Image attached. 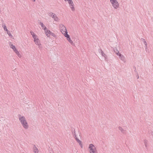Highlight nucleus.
<instances>
[{
	"mask_svg": "<svg viewBox=\"0 0 153 153\" xmlns=\"http://www.w3.org/2000/svg\"><path fill=\"white\" fill-rule=\"evenodd\" d=\"M89 149H90V153H97V152L94 145L92 144H90L89 146Z\"/></svg>",
	"mask_w": 153,
	"mask_h": 153,
	"instance_id": "obj_2",
	"label": "nucleus"
},
{
	"mask_svg": "<svg viewBox=\"0 0 153 153\" xmlns=\"http://www.w3.org/2000/svg\"><path fill=\"white\" fill-rule=\"evenodd\" d=\"M49 153H53V152L52 150H50L49 151Z\"/></svg>",
	"mask_w": 153,
	"mask_h": 153,
	"instance_id": "obj_33",
	"label": "nucleus"
},
{
	"mask_svg": "<svg viewBox=\"0 0 153 153\" xmlns=\"http://www.w3.org/2000/svg\"><path fill=\"white\" fill-rule=\"evenodd\" d=\"M118 128L120 130L121 132L123 134H125L126 133V131L124 130L121 127L119 126Z\"/></svg>",
	"mask_w": 153,
	"mask_h": 153,
	"instance_id": "obj_11",
	"label": "nucleus"
},
{
	"mask_svg": "<svg viewBox=\"0 0 153 153\" xmlns=\"http://www.w3.org/2000/svg\"><path fill=\"white\" fill-rule=\"evenodd\" d=\"M139 77V76H138V77H137V79H138Z\"/></svg>",
	"mask_w": 153,
	"mask_h": 153,
	"instance_id": "obj_39",
	"label": "nucleus"
},
{
	"mask_svg": "<svg viewBox=\"0 0 153 153\" xmlns=\"http://www.w3.org/2000/svg\"><path fill=\"white\" fill-rule=\"evenodd\" d=\"M19 121L22 124L24 128L27 129L28 127L27 123L25 117L23 116H22L21 115H19Z\"/></svg>",
	"mask_w": 153,
	"mask_h": 153,
	"instance_id": "obj_1",
	"label": "nucleus"
},
{
	"mask_svg": "<svg viewBox=\"0 0 153 153\" xmlns=\"http://www.w3.org/2000/svg\"><path fill=\"white\" fill-rule=\"evenodd\" d=\"M99 52L100 53H102V52H103L102 51L101 49H99Z\"/></svg>",
	"mask_w": 153,
	"mask_h": 153,
	"instance_id": "obj_24",
	"label": "nucleus"
},
{
	"mask_svg": "<svg viewBox=\"0 0 153 153\" xmlns=\"http://www.w3.org/2000/svg\"><path fill=\"white\" fill-rule=\"evenodd\" d=\"M30 32L32 36L33 35V34H35L32 31H30Z\"/></svg>",
	"mask_w": 153,
	"mask_h": 153,
	"instance_id": "obj_27",
	"label": "nucleus"
},
{
	"mask_svg": "<svg viewBox=\"0 0 153 153\" xmlns=\"http://www.w3.org/2000/svg\"><path fill=\"white\" fill-rule=\"evenodd\" d=\"M60 31L63 34H64V33H65L66 30L64 31L63 30H60Z\"/></svg>",
	"mask_w": 153,
	"mask_h": 153,
	"instance_id": "obj_25",
	"label": "nucleus"
},
{
	"mask_svg": "<svg viewBox=\"0 0 153 153\" xmlns=\"http://www.w3.org/2000/svg\"><path fill=\"white\" fill-rule=\"evenodd\" d=\"M65 1H66L67 0H64Z\"/></svg>",
	"mask_w": 153,
	"mask_h": 153,
	"instance_id": "obj_40",
	"label": "nucleus"
},
{
	"mask_svg": "<svg viewBox=\"0 0 153 153\" xmlns=\"http://www.w3.org/2000/svg\"><path fill=\"white\" fill-rule=\"evenodd\" d=\"M59 28L60 30H63L64 31H67L65 27L62 24H60L59 25Z\"/></svg>",
	"mask_w": 153,
	"mask_h": 153,
	"instance_id": "obj_8",
	"label": "nucleus"
},
{
	"mask_svg": "<svg viewBox=\"0 0 153 153\" xmlns=\"http://www.w3.org/2000/svg\"><path fill=\"white\" fill-rule=\"evenodd\" d=\"M10 47L11 48L13 49V51H14V50H16V49L15 46L13 45L12 44H10Z\"/></svg>",
	"mask_w": 153,
	"mask_h": 153,
	"instance_id": "obj_17",
	"label": "nucleus"
},
{
	"mask_svg": "<svg viewBox=\"0 0 153 153\" xmlns=\"http://www.w3.org/2000/svg\"><path fill=\"white\" fill-rule=\"evenodd\" d=\"M45 33L48 37H49V34L54 37L56 36L54 33L51 31L50 30H45Z\"/></svg>",
	"mask_w": 153,
	"mask_h": 153,
	"instance_id": "obj_4",
	"label": "nucleus"
},
{
	"mask_svg": "<svg viewBox=\"0 0 153 153\" xmlns=\"http://www.w3.org/2000/svg\"><path fill=\"white\" fill-rule=\"evenodd\" d=\"M138 74H137V77H138Z\"/></svg>",
	"mask_w": 153,
	"mask_h": 153,
	"instance_id": "obj_41",
	"label": "nucleus"
},
{
	"mask_svg": "<svg viewBox=\"0 0 153 153\" xmlns=\"http://www.w3.org/2000/svg\"><path fill=\"white\" fill-rule=\"evenodd\" d=\"M14 51V52L16 54H19V52L16 49V50H15Z\"/></svg>",
	"mask_w": 153,
	"mask_h": 153,
	"instance_id": "obj_21",
	"label": "nucleus"
},
{
	"mask_svg": "<svg viewBox=\"0 0 153 153\" xmlns=\"http://www.w3.org/2000/svg\"><path fill=\"white\" fill-rule=\"evenodd\" d=\"M34 41L35 43V44L38 45L39 46V48L40 47V45H41L40 44V41L38 38L36 39H34Z\"/></svg>",
	"mask_w": 153,
	"mask_h": 153,
	"instance_id": "obj_9",
	"label": "nucleus"
},
{
	"mask_svg": "<svg viewBox=\"0 0 153 153\" xmlns=\"http://www.w3.org/2000/svg\"><path fill=\"white\" fill-rule=\"evenodd\" d=\"M145 48L146 50V49L147 48V45H145Z\"/></svg>",
	"mask_w": 153,
	"mask_h": 153,
	"instance_id": "obj_35",
	"label": "nucleus"
},
{
	"mask_svg": "<svg viewBox=\"0 0 153 153\" xmlns=\"http://www.w3.org/2000/svg\"><path fill=\"white\" fill-rule=\"evenodd\" d=\"M17 55L19 57H21V55L19 54H19H17Z\"/></svg>",
	"mask_w": 153,
	"mask_h": 153,
	"instance_id": "obj_31",
	"label": "nucleus"
},
{
	"mask_svg": "<svg viewBox=\"0 0 153 153\" xmlns=\"http://www.w3.org/2000/svg\"><path fill=\"white\" fill-rule=\"evenodd\" d=\"M67 1H68L71 10L73 11L74 10V4L72 0H67Z\"/></svg>",
	"mask_w": 153,
	"mask_h": 153,
	"instance_id": "obj_7",
	"label": "nucleus"
},
{
	"mask_svg": "<svg viewBox=\"0 0 153 153\" xmlns=\"http://www.w3.org/2000/svg\"><path fill=\"white\" fill-rule=\"evenodd\" d=\"M143 142L146 147L147 148L148 146V141L146 140H144Z\"/></svg>",
	"mask_w": 153,
	"mask_h": 153,
	"instance_id": "obj_16",
	"label": "nucleus"
},
{
	"mask_svg": "<svg viewBox=\"0 0 153 153\" xmlns=\"http://www.w3.org/2000/svg\"><path fill=\"white\" fill-rule=\"evenodd\" d=\"M105 58V60L106 61H108V58L107 57V56H105V57H104Z\"/></svg>",
	"mask_w": 153,
	"mask_h": 153,
	"instance_id": "obj_26",
	"label": "nucleus"
},
{
	"mask_svg": "<svg viewBox=\"0 0 153 153\" xmlns=\"http://www.w3.org/2000/svg\"><path fill=\"white\" fill-rule=\"evenodd\" d=\"M141 40L143 42H144V41H145V39H144L142 38L141 39Z\"/></svg>",
	"mask_w": 153,
	"mask_h": 153,
	"instance_id": "obj_30",
	"label": "nucleus"
},
{
	"mask_svg": "<svg viewBox=\"0 0 153 153\" xmlns=\"http://www.w3.org/2000/svg\"><path fill=\"white\" fill-rule=\"evenodd\" d=\"M33 1H35V0H31Z\"/></svg>",
	"mask_w": 153,
	"mask_h": 153,
	"instance_id": "obj_38",
	"label": "nucleus"
},
{
	"mask_svg": "<svg viewBox=\"0 0 153 153\" xmlns=\"http://www.w3.org/2000/svg\"><path fill=\"white\" fill-rule=\"evenodd\" d=\"M8 35L10 36V37H12V36L11 35V34L10 33H8Z\"/></svg>",
	"mask_w": 153,
	"mask_h": 153,
	"instance_id": "obj_29",
	"label": "nucleus"
},
{
	"mask_svg": "<svg viewBox=\"0 0 153 153\" xmlns=\"http://www.w3.org/2000/svg\"><path fill=\"white\" fill-rule=\"evenodd\" d=\"M114 51L116 54L117 53L119 52V51L117 50L116 48L114 49Z\"/></svg>",
	"mask_w": 153,
	"mask_h": 153,
	"instance_id": "obj_19",
	"label": "nucleus"
},
{
	"mask_svg": "<svg viewBox=\"0 0 153 153\" xmlns=\"http://www.w3.org/2000/svg\"><path fill=\"white\" fill-rule=\"evenodd\" d=\"M32 37H33V39H36V38L37 37V36L35 34H33V35H32Z\"/></svg>",
	"mask_w": 153,
	"mask_h": 153,
	"instance_id": "obj_20",
	"label": "nucleus"
},
{
	"mask_svg": "<svg viewBox=\"0 0 153 153\" xmlns=\"http://www.w3.org/2000/svg\"><path fill=\"white\" fill-rule=\"evenodd\" d=\"M33 151L35 153H38V150L35 145H34Z\"/></svg>",
	"mask_w": 153,
	"mask_h": 153,
	"instance_id": "obj_10",
	"label": "nucleus"
},
{
	"mask_svg": "<svg viewBox=\"0 0 153 153\" xmlns=\"http://www.w3.org/2000/svg\"><path fill=\"white\" fill-rule=\"evenodd\" d=\"M144 43V44L145 45H147V43H146V41H144V42H143Z\"/></svg>",
	"mask_w": 153,
	"mask_h": 153,
	"instance_id": "obj_34",
	"label": "nucleus"
},
{
	"mask_svg": "<svg viewBox=\"0 0 153 153\" xmlns=\"http://www.w3.org/2000/svg\"><path fill=\"white\" fill-rule=\"evenodd\" d=\"M2 27L4 28V30L5 31H7V27L4 23H2Z\"/></svg>",
	"mask_w": 153,
	"mask_h": 153,
	"instance_id": "obj_15",
	"label": "nucleus"
},
{
	"mask_svg": "<svg viewBox=\"0 0 153 153\" xmlns=\"http://www.w3.org/2000/svg\"><path fill=\"white\" fill-rule=\"evenodd\" d=\"M117 55L119 56V58L120 59L122 60L124 62H126V59L125 56L120 53L119 52H118L117 53Z\"/></svg>",
	"mask_w": 153,
	"mask_h": 153,
	"instance_id": "obj_5",
	"label": "nucleus"
},
{
	"mask_svg": "<svg viewBox=\"0 0 153 153\" xmlns=\"http://www.w3.org/2000/svg\"><path fill=\"white\" fill-rule=\"evenodd\" d=\"M48 15L52 17L54 21H57L58 19V18L57 16L54 13L51 12H49L48 13Z\"/></svg>",
	"mask_w": 153,
	"mask_h": 153,
	"instance_id": "obj_3",
	"label": "nucleus"
},
{
	"mask_svg": "<svg viewBox=\"0 0 153 153\" xmlns=\"http://www.w3.org/2000/svg\"><path fill=\"white\" fill-rule=\"evenodd\" d=\"M75 139L76 140V141H77V142L79 143V145L80 146L81 145V147L82 148V144H81V141L79 140L78 139L77 137L76 138H75Z\"/></svg>",
	"mask_w": 153,
	"mask_h": 153,
	"instance_id": "obj_13",
	"label": "nucleus"
},
{
	"mask_svg": "<svg viewBox=\"0 0 153 153\" xmlns=\"http://www.w3.org/2000/svg\"><path fill=\"white\" fill-rule=\"evenodd\" d=\"M73 135L74 137V138H75L76 137V135L75 134V130H74V134H73Z\"/></svg>",
	"mask_w": 153,
	"mask_h": 153,
	"instance_id": "obj_23",
	"label": "nucleus"
},
{
	"mask_svg": "<svg viewBox=\"0 0 153 153\" xmlns=\"http://www.w3.org/2000/svg\"><path fill=\"white\" fill-rule=\"evenodd\" d=\"M114 9H117L119 6V4L117 1L111 3Z\"/></svg>",
	"mask_w": 153,
	"mask_h": 153,
	"instance_id": "obj_6",
	"label": "nucleus"
},
{
	"mask_svg": "<svg viewBox=\"0 0 153 153\" xmlns=\"http://www.w3.org/2000/svg\"><path fill=\"white\" fill-rule=\"evenodd\" d=\"M65 33H64V36L67 38V39H69L70 38L69 35L68 34L67 31H66Z\"/></svg>",
	"mask_w": 153,
	"mask_h": 153,
	"instance_id": "obj_14",
	"label": "nucleus"
},
{
	"mask_svg": "<svg viewBox=\"0 0 153 153\" xmlns=\"http://www.w3.org/2000/svg\"><path fill=\"white\" fill-rule=\"evenodd\" d=\"M40 25L42 27V29H44L45 30H46V27H45V26L44 25L43 23L42 22H40Z\"/></svg>",
	"mask_w": 153,
	"mask_h": 153,
	"instance_id": "obj_12",
	"label": "nucleus"
},
{
	"mask_svg": "<svg viewBox=\"0 0 153 153\" xmlns=\"http://www.w3.org/2000/svg\"><path fill=\"white\" fill-rule=\"evenodd\" d=\"M117 0H110V1L111 3L112 2H114L115 1H117Z\"/></svg>",
	"mask_w": 153,
	"mask_h": 153,
	"instance_id": "obj_28",
	"label": "nucleus"
},
{
	"mask_svg": "<svg viewBox=\"0 0 153 153\" xmlns=\"http://www.w3.org/2000/svg\"><path fill=\"white\" fill-rule=\"evenodd\" d=\"M67 39L71 44H73V42L71 40L70 37L69 38V39Z\"/></svg>",
	"mask_w": 153,
	"mask_h": 153,
	"instance_id": "obj_18",
	"label": "nucleus"
},
{
	"mask_svg": "<svg viewBox=\"0 0 153 153\" xmlns=\"http://www.w3.org/2000/svg\"><path fill=\"white\" fill-rule=\"evenodd\" d=\"M101 53V55L102 56H103L104 57H105V56H106L105 53H104L103 52H102Z\"/></svg>",
	"mask_w": 153,
	"mask_h": 153,
	"instance_id": "obj_22",
	"label": "nucleus"
},
{
	"mask_svg": "<svg viewBox=\"0 0 153 153\" xmlns=\"http://www.w3.org/2000/svg\"><path fill=\"white\" fill-rule=\"evenodd\" d=\"M7 31V34H8V33H10L9 31L8 30H7V31Z\"/></svg>",
	"mask_w": 153,
	"mask_h": 153,
	"instance_id": "obj_36",
	"label": "nucleus"
},
{
	"mask_svg": "<svg viewBox=\"0 0 153 153\" xmlns=\"http://www.w3.org/2000/svg\"><path fill=\"white\" fill-rule=\"evenodd\" d=\"M134 68H135V70H134V72H137V71H136V70L135 67H134Z\"/></svg>",
	"mask_w": 153,
	"mask_h": 153,
	"instance_id": "obj_37",
	"label": "nucleus"
},
{
	"mask_svg": "<svg viewBox=\"0 0 153 153\" xmlns=\"http://www.w3.org/2000/svg\"><path fill=\"white\" fill-rule=\"evenodd\" d=\"M74 130H75L74 129H72V132L73 134H74Z\"/></svg>",
	"mask_w": 153,
	"mask_h": 153,
	"instance_id": "obj_32",
	"label": "nucleus"
}]
</instances>
